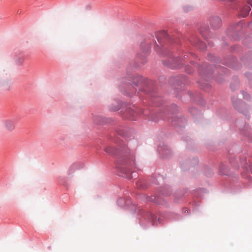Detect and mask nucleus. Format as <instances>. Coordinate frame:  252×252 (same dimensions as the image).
<instances>
[{
  "instance_id": "obj_1",
  "label": "nucleus",
  "mask_w": 252,
  "mask_h": 252,
  "mask_svg": "<svg viewBox=\"0 0 252 252\" xmlns=\"http://www.w3.org/2000/svg\"><path fill=\"white\" fill-rule=\"evenodd\" d=\"M105 151L109 155H117L118 157L116 160V164H125L128 163V159L131 158L129 156V152L126 151V152H118L117 150L114 149L111 147H107L105 148Z\"/></svg>"
},
{
  "instance_id": "obj_2",
  "label": "nucleus",
  "mask_w": 252,
  "mask_h": 252,
  "mask_svg": "<svg viewBox=\"0 0 252 252\" xmlns=\"http://www.w3.org/2000/svg\"><path fill=\"white\" fill-rule=\"evenodd\" d=\"M157 38L159 44L169 39L168 34L165 31H161L157 34Z\"/></svg>"
},
{
  "instance_id": "obj_3",
  "label": "nucleus",
  "mask_w": 252,
  "mask_h": 252,
  "mask_svg": "<svg viewBox=\"0 0 252 252\" xmlns=\"http://www.w3.org/2000/svg\"><path fill=\"white\" fill-rule=\"evenodd\" d=\"M211 24L214 28H218L221 25V20L218 16L214 17L211 20Z\"/></svg>"
},
{
  "instance_id": "obj_4",
  "label": "nucleus",
  "mask_w": 252,
  "mask_h": 252,
  "mask_svg": "<svg viewBox=\"0 0 252 252\" xmlns=\"http://www.w3.org/2000/svg\"><path fill=\"white\" fill-rule=\"evenodd\" d=\"M5 127L8 130H12L15 127L14 123L11 121H6L5 122Z\"/></svg>"
},
{
  "instance_id": "obj_5",
  "label": "nucleus",
  "mask_w": 252,
  "mask_h": 252,
  "mask_svg": "<svg viewBox=\"0 0 252 252\" xmlns=\"http://www.w3.org/2000/svg\"><path fill=\"white\" fill-rule=\"evenodd\" d=\"M181 62V59L179 58H176L173 59V62L171 64V66L173 67H178L179 66V63L178 62Z\"/></svg>"
},
{
  "instance_id": "obj_6",
  "label": "nucleus",
  "mask_w": 252,
  "mask_h": 252,
  "mask_svg": "<svg viewBox=\"0 0 252 252\" xmlns=\"http://www.w3.org/2000/svg\"><path fill=\"white\" fill-rule=\"evenodd\" d=\"M245 13L242 14L243 17H246L251 10V8L249 6H246L244 8Z\"/></svg>"
},
{
  "instance_id": "obj_7",
  "label": "nucleus",
  "mask_w": 252,
  "mask_h": 252,
  "mask_svg": "<svg viewBox=\"0 0 252 252\" xmlns=\"http://www.w3.org/2000/svg\"><path fill=\"white\" fill-rule=\"evenodd\" d=\"M147 215H149L150 216V218H148V219H149L150 220H153L155 219V216L154 214L151 213H148Z\"/></svg>"
},
{
  "instance_id": "obj_8",
  "label": "nucleus",
  "mask_w": 252,
  "mask_h": 252,
  "mask_svg": "<svg viewBox=\"0 0 252 252\" xmlns=\"http://www.w3.org/2000/svg\"><path fill=\"white\" fill-rule=\"evenodd\" d=\"M120 107H121V105L119 104L117 107H116V108H112V110L113 111H116L119 110L120 109Z\"/></svg>"
},
{
  "instance_id": "obj_9",
  "label": "nucleus",
  "mask_w": 252,
  "mask_h": 252,
  "mask_svg": "<svg viewBox=\"0 0 252 252\" xmlns=\"http://www.w3.org/2000/svg\"><path fill=\"white\" fill-rule=\"evenodd\" d=\"M155 200V197H151L149 199H147L149 201H153Z\"/></svg>"
},
{
  "instance_id": "obj_10",
  "label": "nucleus",
  "mask_w": 252,
  "mask_h": 252,
  "mask_svg": "<svg viewBox=\"0 0 252 252\" xmlns=\"http://www.w3.org/2000/svg\"><path fill=\"white\" fill-rule=\"evenodd\" d=\"M248 3L252 7V0H247Z\"/></svg>"
},
{
  "instance_id": "obj_11",
  "label": "nucleus",
  "mask_w": 252,
  "mask_h": 252,
  "mask_svg": "<svg viewBox=\"0 0 252 252\" xmlns=\"http://www.w3.org/2000/svg\"><path fill=\"white\" fill-rule=\"evenodd\" d=\"M186 71L188 73H191V71H189V70H188V69L186 68Z\"/></svg>"
},
{
  "instance_id": "obj_12",
  "label": "nucleus",
  "mask_w": 252,
  "mask_h": 252,
  "mask_svg": "<svg viewBox=\"0 0 252 252\" xmlns=\"http://www.w3.org/2000/svg\"><path fill=\"white\" fill-rule=\"evenodd\" d=\"M234 106L235 107V108H236L237 109H238V110H240L239 109V108L237 107V105H236V104H234Z\"/></svg>"
},
{
  "instance_id": "obj_13",
  "label": "nucleus",
  "mask_w": 252,
  "mask_h": 252,
  "mask_svg": "<svg viewBox=\"0 0 252 252\" xmlns=\"http://www.w3.org/2000/svg\"><path fill=\"white\" fill-rule=\"evenodd\" d=\"M156 46H158V45L157 43H156V45H155V47L156 50L158 51V49H157V47H156Z\"/></svg>"
},
{
  "instance_id": "obj_14",
  "label": "nucleus",
  "mask_w": 252,
  "mask_h": 252,
  "mask_svg": "<svg viewBox=\"0 0 252 252\" xmlns=\"http://www.w3.org/2000/svg\"><path fill=\"white\" fill-rule=\"evenodd\" d=\"M23 62H24V60H22V61H21L20 62H21V63H23Z\"/></svg>"
},
{
  "instance_id": "obj_15",
  "label": "nucleus",
  "mask_w": 252,
  "mask_h": 252,
  "mask_svg": "<svg viewBox=\"0 0 252 252\" xmlns=\"http://www.w3.org/2000/svg\"><path fill=\"white\" fill-rule=\"evenodd\" d=\"M230 1H234L235 0H229Z\"/></svg>"
}]
</instances>
